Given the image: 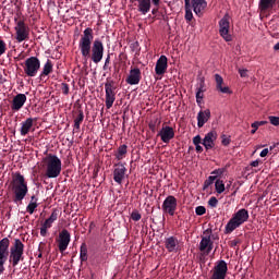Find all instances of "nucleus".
I'll return each mask as SVG.
<instances>
[{"label":"nucleus","instance_id":"obj_41","mask_svg":"<svg viewBox=\"0 0 279 279\" xmlns=\"http://www.w3.org/2000/svg\"><path fill=\"white\" fill-rule=\"evenodd\" d=\"M267 125V121H255L251 124V128H255V130H258V128Z\"/></svg>","mask_w":279,"mask_h":279},{"label":"nucleus","instance_id":"obj_23","mask_svg":"<svg viewBox=\"0 0 279 279\" xmlns=\"http://www.w3.org/2000/svg\"><path fill=\"white\" fill-rule=\"evenodd\" d=\"M34 121H38V119L27 118L25 121L21 123L20 134L21 136H27L29 134L32 128H34Z\"/></svg>","mask_w":279,"mask_h":279},{"label":"nucleus","instance_id":"obj_11","mask_svg":"<svg viewBox=\"0 0 279 279\" xmlns=\"http://www.w3.org/2000/svg\"><path fill=\"white\" fill-rule=\"evenodd\" d=\"M213 234V229H206L204 231V235L199 243V251L206 252V254H210L213 252L214 243L210 241V235Z\"/></svg>","mask_w":279,"mask_h":279},{"label":"nucleus","instance_id":"obj_32","mask_svg":"<svg viewBox=\"0 0 279 279\" xmlns=\"http://www.w3.org/2000/svg\"><path fill=\"white\" fill-rule=\"evenodd\" d=\"M128 154V145L123 144L119 146L118 153L116 154L117 160H123Z\"/></svg>","mask_w":279,"mask_h":279},{"label":"nucleus","instance_id":"obj_26","mask_svg":"<svg viewBox=\"0 0 279 279\" xmlns=\"http://www.w3.org/2000/svg\"><path fill=\"white\" fill-rule=\"evenodd\" d=\"M23 253L24 252H10V263L12 267H16L21 260H24Z\"/></svg>","mask_w":279,"mask_h":279},{"label":"nucleus","instance_id":"obj_8","mask_svg":"<svg viewBox=\"0 0 279 279\" xmlns=\"http://www.w3.org/2000/svg\"><path fill=\"white\" fill-rule=\"evenodd\" d=\"M161 209L166 215L173 217L178 210V198L173 195L167 196L161 205Z\"/></svg>","mask_w":279,"mask_h":279},{"label":"nucleus","instance_id":"obj_63","mask_svg":"<svg viewBox=\"0 0 279 279\" xmlns=\"http://www.w3.org/2000/svg\"><path fill=\"white\" fill-rule=\"evenodd\" d=\"M31 202H38V198H36V195H33L32 197H31Z\"/></svg>","mask_w":279,"mask_h":279},{"label":"nucleus","instance_id":"obj_50","mask_svg":"<svg viewBox=\"0 0 279 279\" xmlns=\"http://www.w3.org/2000/svg\"><path fill=\"white\" fill-rule=\"evenodd\" d=\"M211 175H216V178L218 175H223V169H216L211 172Z\"/></svg>","mask_w":279,"mask_h":279},{"label":"nucleus","instance_id":"obj_49","mask_svg":"<svg viewBox=\"0 0 279 279\" xmlns=\"http://www.w3.org/2000/svg\"><path fill=\"white\" fill-rule=\"evenodd\" d=\"M202 143V136L201 135H196L193 137V144L196 146V145H199Z\"/></svg>","mask_w":279,"mask_h":279},{"label":"nucleus","instance_id":"obj_30","mask_svg":"<svg viewBox=\"0 0 279 279\" xmlns=\"http://www.w3.org/2000/svg\"><path fill=\"white\" fill-rule=\"evenodd\" d=\"M10 252H25V244L20 239L14 240L13 246H11Z\"/></svg>","mask_w":279,"mask_h":279},{"label":"nucleus","instance_id":"obj_13","mask_svg":"<svg viewBox=\"0 0 279 279\" xmlns=\"http://www.w3.org/2000/svg\"><path fill=\"white\" fill-rule=\"evenodd\" d=\"M113 169V180L117 182V184H123V181L125 180V174L128 173V168H125V163L118 162L114 163Z\"/></svg>","mask_w":279,"mask_h":279},{"label":"nucleus","instance_id":"obj_25","mask_svg":"<svg viewBox=\"0 0 279 279\" xmlns=\"http://www.w3.org/2000/svg\"><path fill=\"white\" fill-rule=\"evenodd\" d=\"M276 0H259L258 8L260 12H267V10H274Z\"/></svg>","mask_w":279,"mask_h":279},{"label":"nucleus","instance_id":"obj_24","mask_svg":"<svg viewBox=\"0 0 279 279\" xmlns=\"http://www.w3.org/2000/svg\"><path fill=\"white\" fill-rule=\"evenodd\" d=\"M209 120H210V109L201 110L197 113V126L198 128L206 125V123H208Z\"/></svg>","mask_w":279,"mask_h":279},{"label":"nucleus","instance_id":"obj_39","mask_svg":"<svg viewBox=\"0 0 279 279\" xmlns=\"http://www.w3.org/2000/svg\"><path fill=\"white\" fill-rule=\"evenodd\" d=\"M219 204V199H217V197L215 196H211L208 201V205L211 207V208H217V205Z\"/></svg>","mask_w":279,"mask_h":279},{"label":"nucleus","instance_id":"obj_64","mask_svg":"<svg viewBox=\"0 0 279 279\" xmlns=\"http://www.w3.org/2000/svg\"><path fill=\"white\" fill-rule=\"evenodd\" d=\"M275 51H279V43L274 46Z\"/></svg>","mask_w":279,"mask_h":279},{"label":"nucleus","instance_id":"obj_62","mask_svg":"<svg viewBox=\"0 0 279 279\" xmlns=\"http://www.w3.org/2000/svg\"><path fill=\"white\" fill-rule=\"evenodd\" d=\"M105 64L107 65V64H110V54H107V58H106V60H105Z\"/></svg>","mask_w":279,"mask_h":279},{"label":"nucleus","instance_id":"obj_22","mask_svg":"<svg viewBox=\"0 0 279 279\" xmlns=\"http://www.w3.org/2000/svg\"><path fill=\"white\" fill-rule=\"evenodd\" d=\"M179 245L180 242L178 241V238L173 235L165 239V247L169 253L178 252Z\"/></svg>","mask_w":279,"mask_h":279},{"label":"nucleus","instance_id":"obj_4","mask_svg":"<svg viewBox=\"0 0 279 279\" xmlns=\"http://www.w3.org/2000/svg\"><path fill=\"white\" fill-rule=\"evenodd\" d=\"M247 219H250V211H247V209L242 208L238 210L226 225L225 234H232V232H234L236 228H241Z\"/></svg>","mask_w":279,"mask_h":279},{"label":"nucleus","instance_id":"obj_21","mask_svg":"<svg viewBox=\"0 0 279 279\" xmlns=\"http://www.w3.org/2000/svg\"><path fill=\"white\" fill-rule=\"evenodd\" d=\"M130 3H137L135 4L137 7V12H141L144 15L151 10L150 0H130Z\"/></svg>","mask_w":279,"mask_h":279},{"label":"nucleus","instance_id":"obj_17","mask_svg":"<svg viewBox=\"0 0 279 279\" xmlns=\"http://www.w3.org/2000/svg\"><path fill=\"white\" fill-rule=\"evenodd\" d=\"M168 59L167 56L162 54L156 62L155 72L156 75H165L168 69Z\"/></svg>","mask_w":279,"mask_h":279},{"label":"nucleus","instance_id":"obj_20","mask_svg":"<svg viewBox=\"0 0 279 279\" xmlns=\"http://www.w3.org/2000/svg\"><path fill=\"white\" fill-rule=\"evenodd\" d=\"M126 84H130V86H136V84H141V69L134 68L130 71V74L126 77Z\"/></svg>","mask_w":279,"mask_h":279},{"label":"nucleus","instance_id":"obj_14","mask_svg":"<svg viewBox=\"0 0 279 279\" xmlns=\"http://www.w3.org/2000/svg\"><path fill=\"white\" fill-rule=\"evenodd\" d=\"M70 243H71V233L66 229L61 230L59 233V240H58L59 252L61 254H63V252H66Z\"/></svg>","mask_w":279,"mask_h":279},{"label":"nucleus","instance_id":"obj_46","mask_svg":"<svg viewBox=\"0 0 279 279\" xmlns=\"http://www.w3.org/2000/svg\"><path fill=\"white\" fill-rule=\"evenodd\" d=\"M215 82H216V86L223 84V77L219 74H215Z\"/></svg>","mask_w":279,"mask_h":279},{"label":"nucleus","instance_id":"obj_5","mask_svg":"<svg viewBox=\"0 0 279 279\" xmlns=\"http://www.w3.org/2000/svg\"><path fill=\"white\" fill-rule=\"evenodd\" d=\"M114 101H117V86L114 85V81L107 78L105 83V106L107 110H110L114 106Z\"/></svg>","mask_w":279,"mask_h":279},{"label":"nucleus","instance_id":"obj_40","mask_svg":"<svg viewBox=\"0 0 279 279\" xmlns=\"http://www.w3.org/2000/svg\"><path fill=\"white\" fill-rule=\"evenodd\" d=\"M195 214L198 216V217H202V215H206V207L204 206H197L195 208Z\"/></svg>","mask_w":279,"mask_h":279},{"label":"nucleus","instance_id":"obj_16","mask_svg":"<svg viewBox=\"0 0 279 279\" xmlns=\"http://www.w3.org/2000/svg\"><path fill=\"white\" fill-rule=\"evenodd\" d=\"M26 101H27V96L25 94L15 95L11 102V110L13 112H19V110H21V108L25 106Z\"/></svg>","mask_w":279,"mask_h":279},{"label":"nucleus","instance_id":"obj_37","mask_svg":"<svg viewBox=\"0 0 279 279\" xmlns=\"http://www.w3.org/2000/svg\"><path fill=\"white\" fill-rule=\"evenodd\" d=\"M142 217L143 216L141 215V213H138V210L136 209H134L131 214L132 221H141Z\"/></svg>","mask_w":279,"mask_h":279},{"label":"nucleus","instance_id":"obj_29","mask_svg":"<svg viewBox=\"0 0 279 279\" xmlns=\"http://www.w3.org/2000/svg\"><path fill=\"white\" fill-rule=\"evenodd\" d=\"M185 3V21L191 23L193 21V8L191 7V0H184Z\"/></svg>","mask_w":279,"mask_h":279},{"label":"nucleus","instance_id":"obj_45","mask_svg":"<svg viewBox=\"0 0 279 279\" xmlns=\"http://www.w3.org/2000/svg\"><path fill=\"white\" fill-rule=\"evenodd\" d=\"M215 82H216V86L223 84V77L219 74H215Z\"/></svg>","mask_w":279,"mask_h":279},{"label":"nucleus","instance_id":"obj_43","mask_svg":"<svg viewBox=\"0 0 279 279\" xmlns=\"http://www.w3.org/2000/svg\"><path fill=\"white\" fill-rule=\"evenodd\" d=\"M8 47L5 41H3V39H0V56H3V53H5Z\"/></svg>","mask_w":279,"mask_h":279},{"label":"nucleus","instance_id":"obj_54","mask_svg":"<svg viewBox=\"0 0 279 279\" xmlns=\"http://www.w3.org/2000/svg\"><path fill=\"white\" fill-rule=\"evenodd\" d=\"M150 4H153L154 8H160V0H150Z\"/></svg>","mask_w":279,"mask_h":279},{"label":"nucleus","instance_id":"obj_59","mask_svg":"<svg viewBox=\"0 0 279 279\" xmlns=\"http://www.w3.org/2000/svg\"><path fill=\"white\" fill-rule=\"evenodd\" d=\"M148 128L151 130V132H156V123H149Z\"/></svg>","mask_w":279,"mask_h":279},{"label":"nucleus","instance_id":"obj_36","mask_svg":"<svg viewBox=\"0 0 279 279\" xmlns=\"http://www.w3.org/2000/svg\"><path fill=\"white\" fill-rule=\"evenodd\" d=\"M38 208V203L36 202H31L27 207L26 210L27 213H29V215H34V210H36Z\"/></svg>","mask_w":279,"mask_h":279},{"label":"nucleus","instance_id":"obj_9","mask_svg":"<svg viewBox=\"0 0 279 279\" xmlns=\"http://www.w3.org/2000/svg\"><path fill=\"white\" fill-rule=\"evenodd\" d=\"M15 34L17 43H23V40L29 39V27L25 24L23 20H20L15 25Z\"/></svg>","mask_w":279,"mask_h":279},{"label":"nucleus","instance_id":"obj_7","mask_svg":"<svg viewBox=\"0 0 279 279\" xmlns=\"http://www.w3.org/2000/svg\"><path fill=\"white\" fill-rule=\"evenodd\" d=\"M8 256H10V239L3 238L0 240V276L5 271Z\"/></svg>","mask_w":279,"mask_h":279},{"label":"nucleus","instance_id":"obj_58","mask_svg":"<svg viewBox=\"0 0 279 279\" xmlns=\"http://www.w3.org/2000/svg\"><path fill=\"white\" fill-rule=\"evenodd\" d=\"M197 154H202L204 151V147H202L199 144L195 146Z\"/></svg>","mask_w":279,"mask_h":279},{"label":"nucleus","instance_id":"obj_38","mask_svg":"<svg viewBox=\"0 0 279 279\" xmlns=\"http://www.w3.org/2000/svg\"><path fill=\"white\" fill-rule=\"evenodd\" d=\"M230 143H232V140L230 138V136L221 135V145H223V147H228Z\"/></svg>","mask_w":279,"mask_h":279},{"label":"nucleus","instance_id":"obj_15","mask_svg":"<svg viewBox=\"0 0 279 279\" xmlns=\"http://www.w3.org/2000/svg\"><path fill=\"white\" fill-rule=\"evenodd\" d=\"M157 136H160L162 143L169 144L172 138H175V131L171 126H162Z\"/></svg>","mask_w":279,"mask_h":279},{"label":"nucleus","instance_id":"obj_55","mask_svg":"<svg viewBox=\"0 0 279 279\" xmlns=\"http://www.w3.org/2000/svg\"><path fill=\"white\" fill-rule=\"evenodd\" d=\"M41 226L49 230V228H51L53 225H51V222L46 219L45 222Z\"/></svg>","mask_w":279,"mask_h":279},{"label":"nucleus","instance_id":"obj_57","mask_svg":"<svg viewBox=\"0 0 279 279\" xmlns=\"http://www.w3.org/2000/svg\"><path fill=\"white\" fill-rule=\"evenodd\" d=\"M241 77H247V70H239Z\"/></svg>","mask_w":279,"mask_h":279},{"label":"nucleus","instance_id":"obj_31","mask_svg":"<svg viewBox=\"0 0 279 279\" xmlns=\"http://www.w3.org/2000/svg\"><path fill=\"white\" fill-rule=\"evenodd\" d=\"M80 258L81 263H86V260H88V246H86V243H82L81 245Z\"/></svg>","mask_w":279,"mask_h":279},{"label":"nucleus","instance_id":"obj_56","mask_svg":"<svg viewBox=\"0 0 279 279\" xmlns=\"http://www.w3.org/2000/svg\"><path fill=\"white\" fill-rule=\"evenodd\" d=\"M199 99H204V94H202L201 92H196V101H197V104H199Z\"/></svg>","mask_w":279,"mask_h":279},{"label":"nucleus","instance_id":"obj_48","mask_svg":"<svg viewBox=\"0 0 279 279\" xmlns=\"http://www.w3.org/2000/svg\"><path fill=\"white\" fill-rule=\"evenodd\" d=\"M49 218L52 219V221H58V209H52Z\"/></svg>","mask_w":279,"mask_h":279},{"label":"nucleus","instance_id":"obj_44","mask_svg":"<svg viewBox=\"0 0 279 279\" xmlns=\"http://www.w3.org/2000/svg\"><path fill=\"white\" fill-rule=\"evenodd\" d=\"M61 90L64 95H69L70 90H71V87H69V84L66 83H62L61 84Z\"/></svg>","mask_w":279,"mask_h":279},{"label":"nucleus","instance_id":"obj_60","mask_svg":"<svg viewBox=\"0 0 279 279\" xmlns=\"http://www.w3.org/2000/svg\"><path fill=\"white\" fill-rule=\"evenodd\" d=\"M159 9H160V7H154L151 10V14H154V15L158 14Z\"/></svg>","mask_w":279,"mask_h":279},{"label":"nucleus","instance_id":"obj_2","mask_svg":"<svg viewBox=\"0 0 279 279\" xmlns=\"http://www.w3.org/2000/svg\"><path fill=\"white\" fill-rule=\"evenodd\" d=\"M9 189L13 193V202L19 204V202H23L29 192L27 187V181L25 177L21 174V172L12 173V180L9 184Z\"/></svg>","mask_w":279,"mask_h":279},{"label":"nucleus","instance_id":"obj_19","mask_svg":"<svg viewBox=\"0 0 279 279\" xmlns=\"http://www.w3.org/2000/svg\"><path fill=\"white\" fill-rule=\"evenodd\" d=\"M190 3L196 16H202L204 14V10H206V7L208 5L206 0H191Z\"/></svg>","mask_w":279,"mask_h":279},{"label":"nucleus","instance_id":"obj_52","mask_svg":"<svg viewBox=\"0 0 279 279\" xmlns=\"http://www.w3.org/2000/svg\"><path fill=\"white\" fill-rule=\"evenodd\" d=\"M267 154H269V148H265L260 151L259 156L260 158H265L267 156Z\"/></svg>","mask_w":279,"mask_h":279},{"label":"nucleus","instance_id":"obj_28","mask_svg":"<svg viewBox=\"0 0 279 279\" xmlns=\"http://www.w3.org/2000/svg\"><path fill=\"white\" fill-rule=\"evenodd\" d=\"M51 73H53V62L48 59L44 64L40 77H47V75H51Z\"/></svg>","mask_w":279,"mask_h":279},{"label":"nucleus","instance_id":"obj_1","mask_svg":"<svg viewBox=\"0 0 279 279\" xmlns=\"http://www.w3.org/2000/svg\"><path fill=\"white\" fill-rule=\"evenodd\" d=\"M78 49L83 58H90L94 64H99L104 60V41L95 39V33L90 27L83 31V35L78 40Z\"/></svg>","mask_w":279,"mask_h":279},{"label":"nucleus","instance_id":"obj_61","mask_svg":"<svg viewBox=\"0 0 279 279\" xmlns=\"http://www.w3.org/2000/svg\"><path fill=\"white\" fill-rule=\"evenodd\" d=\"M258 165H260V161H258V160L251 162V167H258Z\"/></svg>","mask_w":279,"mask_h":279},{"label":"nucleus","instance_id":"obj_51","mask_svg":"<svg viewBox=\"0 0 279 279\" xmlns=\"http://www.w3.org/2000/svg\"><path fill=\"white\" fill-rule=\"evenodd\" d=\"M241 243V240H232L229 242L230 247H236Z\"/></svg>","mask_w":279,"mask_h":279},{"label":"nucleus","instance_id":"obj_3","mask_svg":"<svg viewBox=\"0 0 279 279\" xmlns=\"http://www.w3.org/2000/svg\"><path fill=\"white\" fill-rule=\"evenodd\" d=\"M46 167V175L50 179L58 178L62 173V160L58 156L49 154L43 159Z\"/></svg>","mask_w":279,"mask_h":279},{"label":"nucleus","instance_id":"obj_12","mask_svg":"<svg viewBox=\"0 0 279 279\" xmlns=\"http://www.w3.org/2000/svg\"><path fill=\"white\" fill-rule=\"evenodd\" d=\"M226 276H228V263L221 259L214 267V272L210 279H226Z\"/></svg>","mask_w":279,"mask_h":279},{"label":"nucleus","instance_id":"obj_33","mask_svg":"<svg viewBox=\"0 0 279 279\" xmlns=\"http://www.w3.org/2000/svg\"><path fill=\"white\" fill-rule=\"evenodd\" d=\"M215 189H216V192L219 195H221V193H223V191H226V184L221 180H216Z\"/></svg>","mask_w":279,"mask_h":279},{"label":"nucleus","instance_id":"obj_47","mask_svg":"<svg viewBox=\"0 0 279 279\" xmlns=\"http://www.w3.org/2000/svg\"><path fill=\"white\" fill-rule=\"evenodd\" d=\"M206 92V84L204 81H201L199 87L197 88V93L204 94Z\"/></svg>","mask_w":279,"mask_h":279},{"label":"nucleus","instance_id":"obj_53","mask_svg":"<svg viewBox=\"0 0 279 279\" xmlns=\"http://www.w3.org/2000/svg\"><path fill=\"white\" fill-rule=\"evenodd\" d=\"M47 227H43V225H41V228H40V235L41 236H47Z\"/></svg>","mask_w":279,"mask_h":279},{"label":"nucleus","instance_id":"obj_18","mask_svg":"<svg viewBox=\"0 0 279 279\" xmlns=\"http://www.w3.org/2000/svg\"><path fill=\"white\" fill-rule=\"evenodd\" d=\"M215 141H217V131H210L205 135L202 145L208 151V149L215 148Z\"/></svg>","mask_w":279,"mask_h":279},{"label":"nucleus","instance_id":"obj_10","mask_svg":"<svg viewBox=\"0 0 279 279\" xmlns=\"http://www.w3.org/2000/svg\"><path fill=\"white\" fill-rule=\"evenodd\" d=\"M219 34L226 40V43H231L232 40V35H230V20L228 16H223L219 21Z\"/></svg>","mask_w":279,"mask_h":279},{"label":"nucleus","instance_id":"obj_6","mask_svg":"<svg viewBox=\"0 0 279 279\" xmlns=\"http://www.w3.org/2000/svg\"><path fill=\"white\" fill-rule=\"evenodd\" d=\"M24 73L27 77H36L40 71V59L37 57H29L24 62Z\"/></svg>","mask_w":279,"mask_h":279},{"label":"nucleus","instance_id":"obj_42","mask_svg":"<svg viewBox=\"0 0 279 279\" xmlns=\"http://www.w3.org/2000/svg\"><path fill=\"white\" fill-rule=\"evenodd\" d=\"M268 120L270 121L271 125L278 126L279 125V117L269 116Z\"/></svg>","mask_w":279,"mask_h":279},{"label":"nucleus","instance_id":"obj_35","mask_svg":"<svg viewBox=\"0 0 279 279\" xmlns=\"http://www.w3.org/2000/svg\"><path fill=\"white\" fill-rule=\"evenodd\" d=\"M215 180H217V175H209L204 182V191H206L208 186H211V184H215Z\"/></svg>","mask_w":279,"mask_h":279},{"label":"nucleus","instance_id":"obj_27","mask_svg":"<svg viewBox=\"0 0 279 279\" xmlns=\"http://www.w3.org/2000/svg\"><path fill=\"white\" fill-rule=\"evenodd\" d=\"M84 123V111L78 107L76 116H74V130H80V126Z\"/></svg>","mask_w":279,"mask_h":279},{"label":"nucleus","instance_id":"obj_34","mask_svg":"<svg viewBox=\"0 0 279 279\" xmlns=\"http://www.w3.org/2000/svg\"><path fill=\"white\" fill-rule=\"evenodd\" d=\"M216 89L219 90V93H222L223 95H232V90H230V87H223V84L216 85Z\"/></svg>","mask_w":279,"mask_h":279}]
</instances>
